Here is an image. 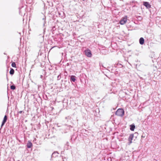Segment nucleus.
Masks as SVG:
<instances>
[{
	"mask_svg": "<svg viewBox=\"0 0 161 161\" xmlns=\"http://www.w3.org/2000/svg\"><path fill=\"white\" fill-rule=\"evenodd\" d=\"M140 43L141 45H143L144 42V40L142 37H141L139 40Z\"/></svg>",
	"mask_w": 161,
	"mask_h": 161,
	"instance_id": "nucleus-8",
	"label": "nucleus"
},
{
	"mask_svg": "<svg viewBox=\"0 0 161 161\" xmlns=\"http://www.w3.org/2000/svg\"><path fill=\"white\" fill-rule=\"evenodd\" d=\"M8 117L6 115H5L4 117L3 120L2 122V125H1V127H2L5 124V123L6 122L7 120Z\"/></svg>",
	"mask_w": 161,
	"mask_h": 161,
	"instance_id": "nucleus-5",
	"label": "nucleus"
},
{
	"mask_svg": "<svg viewBox=\"0 0 161 161\" xmlns=\"http://www.w3.org/2000/svg\"><path fill=\"white\" fill-rule=\"evenodd\" d=\"M124 111L121 108L118 109L115 113V114L119 116H122L124 114Z\"/></svg>",
	"mask_w": 161,
	"mask_h": 161,
	"instance_id": "nucleus-1",
	"label": "nucleus"
},
{
	"mask_svg": "<svg viewBox=\"0 0 161 161\" xmlns=\"http://www.w3.org/2000/svg\"><path fill=\"white\" fill-rule=\"evenodd\" d=\"M32 144L29 141L28 142V143L27 144V147L28 148H30L32 147Z\"/></svg>",
	"mask_w": 161,
	"mask_h": 161,
	"instance_id": "nucleus-7",
	"label": "nucleus"
},
{
	"mask_svg": "<svg viewBox=\"0 0 161 161\" xmlns=\"http://www.w3.org/2000/svg\"><path fill=\"white\" fill-rule=\"evenodd\" d=\"M22 113H24V112H23L22 111H20L18 112V113L19 114H21Z\"/></svg>",
	"mask_w": 161,
	"mask_h": 161,
	"instance_id": "nucleus-14",
	"label": "nucleus"
},
{
	"mask_svg": "<svg viewBox=\"0 0 161 161\" xmlns=\"http://www.w3.org/2000/svg\"><path fill=\"white\" fill-rule=\"evenodd\" d=\"M11 66L12 67H14V68H16L17 67L16 66V64L14 62H13L12 63V64H11Z\"/></svg>",
	"mask_w": 161,
	"mask_h": 161,
	"instance_id": "nucleus-12",
	"label": "nucleus"
},
{
	"mask_svg": "<svg viewBox=\"0 0 161 161\" xmlns=\"http://www.w3.org/2000/svg\"><path fill=\"white\" fill-rule=\"evenodd\" d=\"M134 137V135L133 134H131L130 135L128 139L129 142V144H130L132 142V141L133 139V137Z\"/></svg>",
	"mask_w": 161,
	"mask_h": 161,
	"instance_id": "nucleus-4",
	"label": "nucleus"
},
{
	"mask_svg": "<svg viewBox=\"0 0 161 161\" xmlns=\"http://www.w3.org/2000/svg\"><path fill=\"white\" fill-rule=\"evenodd\" d=\"M71 80L73 82H75V76L74 75H72L71 77Z\"/></svg>",
	"mask_w": 161,
	"mask_h": 161,
	"instance_id": "nucleus-10",
	"label": "nucleus"
},
{
	"mask_svg": "<svg viewBox=\"0 0 161 161\" xmlns=\"http://www.w3.org/2000/svg\"><path fill=\"white\" fill-rule=\"evenodd\" d=\"M130 129L131 131H134L135 128V126L134 125H130Z\"/></svg>",
	"mask_w": 161,
	"mask_h": 161,
	"instance_id": "nucleus-9",
	"label": "nucleus"
},
{
	"mask_svg": "<svg viewBox=\"0 0 161 161\" xmlns=\"http://www.w3.org/2000/svg\"><path fill=\"white\" fill-rule=\"evenodd\" d=\"M143 5L146 7L147 8H150L151 7V5L147 2H143Z\"/></svg>",
	"mask_w": 161,
	"mask_h": 161,
	"instance_id": "nucleus-6",
	"label": "nucleus"
},
{
	"mask_svg": "<svg viewBox=\"0 0 161 161\" xmlns=\"http://www.w3.org/2000/svg\"><path fill=\"white\" fill-rule=\"evenodd\" d=\"M10 88L11 89L14 90L15 89L16 87L14 85H12L10 86Z\"/></svg>",
	"mask_w": 161,
	"mask_h": 161,
	"instance_id": "nucleus-13",
	"label": "nucleus"
},
{
	"mask_svg": "<svg viewBox=\"0 0 161 161\" xmlns=\"http://www.w3.org/2000/svg\"><path fill=\"white\" fill-rule=\"evenodd\" d=\"M14 69L11 68L10 71L9 73L11 75H13L14 73Z\"/></svg>",
	"mask_w": 161,
	"mask_h": 161,
	"instance_id": "nucleus-11",
	"label": "nucleus"
},
{
	"mask_svg": "<svg viewBox=\"0 0 161 161\" xmlns=\"http://www.w3.org/2000/svg\"><path fill=\"white\" fill-rule=\"evenodd\" d=\"M127 20V17L125 16L122 18L119 22V23L121 25H123L126 24Z\"/></svg>",
	"mask_w": 161,
	"mask_h": 161,
	"instance_id": "nucleus-2",
	"label": "nucleus"
},
{
	"mask_svg": "<svg viewBox=\"0 0 161 161\" xmlns=\"http://www.w3.org/2000/svg\"><path fill=\"white\" fill-rule=\"evenodd\" d=\"M85 55H86L87 57H91L92 56V54L91 53V51L90 50L87 49L85 50Z\"/></svg>",
	"mask_w": 161,
	"mask_h": 161,
	"instance_id": "nucleus-3",
	"label": "nucleus"
}]
</instances>
